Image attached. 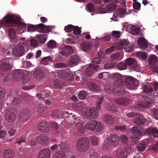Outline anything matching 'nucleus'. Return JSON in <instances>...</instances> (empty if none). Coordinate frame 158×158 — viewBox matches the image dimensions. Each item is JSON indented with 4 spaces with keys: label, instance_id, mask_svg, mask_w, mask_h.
Listing matches in <instances>:
<instances>
[{
    "label": "nucleus",
    "instance_id": "obj_56",
    "mask_svg": "<svg viewBox=\"0 0 158 158\" xmlns=\"http://www.w3.org/2000/svg\"><path fill=\"white\" fill-rule=\"evenodd\" d=\"M89 88L95 91H97L99 90V88L97 86L96 84L94 82H90L89 85Z\"/></svg>",
    "mask_w": 158,
    "mask_h": 158
},
{
    "label": "nucleus",
    "instance_id": "obj_49",
    "mask_svg": "<svg viewBox=\"0 0 158 158\" xmlns=\"http://www.w3.org/2000/svg\"><path fill=\"white\" fill-rule=\"evenodd\" d=\"M146 148V144L144 142L139 143L137 147V148L139 151H143Z\"/></svg>",
    "mask_w": 158,
    "mask_h": 158
},
{
    "label": "nucleus",
    "instance_id": "obj_17",
    "mask_svg": "<svg viewBox=\"0 0 158 158\" xmlns=\"http://www.w3.org/2000/svg\"><path fill=\"white\" fill-rule=\"evenodd\" d=\"M126 64L130 68H135L137 67V64L135 60L132 58H128L125 60Z\"/></svg>",
    "mask_w": 158,
    "mask_h": 158
},
{
    "label": "nucleus",
    "instance_id": "obj_5",
    "mask_svg": "<svg viewBox=\"0 0 158 158\" xmlns=\"http://www.w3.org/2000/svg\"><path fill=\"white\" fill-rule=\"evenodd\" d=\"M27 74L26 71L22 69L15 70L12 74L13 79L16 81H19L23 78Z\"/></svg>",
    "mask_w": 158,
    "mask_h": 158
},
{
    "label": "nucleus",
    "instance_id": "obj_25",
    "mask_svg": "<svg viewBox=\"0 0 158 158\" xmlns=\"http://www.w3.org/2000/svg\"><path fill=\"white\" fill-rule=\"evenodd\" d=\"M94 131L98 132L102 131L103 129V123L99 121H95Z\"/></svg>",
    "mask_w": 158,
    "mask_h": 158
},
{
    "label": "nucleus",
    "instance_id": "obj_61",
    "mask_svg": "<svg viewBox=\"0 0 158 158\" xmlns=\"http://www.w3.org/2000/svg\"><path fill=\"white\" fill-rule=\"evenodd\" d=\"M73 30L74 34L76 35H79L81 33V30L78 26H74Z\"/></svg>",
    "mask_w": 158,
    "mask_h": 158
},
{
    "label": "nucleus",
    "instance_id": "obj_59",
    "mask_svg": "<svg viewBox=\"0 0 158 158\" xmlns=\"http://www.w3.org/2000/svg\"><path fill=\"white\" fill-rule=\"evenodd\" d=\"M73 27H74V26L69 24L65 27L64 30L66 32H70L73 30Z\"/></svg>",
    "mask_w": 158,
    "mask_h": 158
},
{
    "label": "nucleus",
    "instance_id": "obj_16",
    "mask_svg": "<svg viewBox=\"0 0 158 158\" xmlns=\"http://www.w3.org/2000/svg\"><path fill=\"white\" fill-rule=\"evenodd\" d=\"M114 102L117 104L125 106L129 103V100L127 98L121 97L116 98L114 100Z\"/></svg>",
    "mask_w": 158,
    "mask_h": 158
},
{
    "label": "nucleus",
    "instance_id": "obj_9",
    "mask_svg": "<svg viewBox=\"0 0 158 158\" xmlns=\"http://www.w3.org/2000/svg\"><path fill=\"white\" fill-rule=\"evenodd\" d=\"M73 52L74 50L72 47L67 46L62 49L60 52L62 56H69Z\"/></svg>",
    "mask_w": 158,
    "mask_h": 158
},
{
    "label": "nucleus",
    "instance_id": "obj_18",
    "mask_svg": "<svg viewBox=\"0 0 158 158\" xmlns=\"http://www.w3.org/2000/svg\"><path fill=\"white\" fill-rule=\"evenodd\" d=\"M137 43L139 46L142 48L145 49L148 47V44L146 40L142 37L139 38L137 40Z\"/></svg>",
    "mask_w": 158,
    "mask_h": 158
},
{
    "label": "nucleus",
    "instance_id": "obj_19",
    "mask_svg": "<svg viewBox=\"0 0 158 158\" xmlns=\"http://www.w3.org/2000/svg\"><path fill=\"white\" fill-rule=\"evenodd\" d=\"M19 20L18 17L14 15H11L7 17L6 19V23L13 24L18 23Z\"/></svg>",
    "mask_w": 158,
    "mask_h": 158
},
{
    "label": "nucleus",
    "instance_id": "obj_27",
    "mask_svg": "<svg viewBox=\"0 0 158 158\" xmlns=\"http://www.w3.org/2000/svg\"><path fill=\"white\" fill-rule=\"evenodd\" d=\"M3 155L6 158H12L14 156V153L12 150L6 149L4 151Z\"/></svg>",
    "mask_w": 158,
    "mask_h": 158
},
{
    "label": "nucleus",
    "instance_id": "obj_50",
    "mask_svg": "<svg viewBox=\"0 0 158 158\" xmlns=\"http://www.w3.org/2000/svg\"><path fill=\"white\" fill-rule=\"evenodd\" d=\"M55 158H65L66 156L65 153L63 152H57L55 155Z\"/></svg>",
    "mask_w": 158,
    "mask_h": 158
},
{
    "label": "nucleus",
    "instance_id": "obj_38",
    "mask_svg": "<svg viewBox=\"0 0 158 158\" xmlns=\"http://www.w3.org/2000/svg\"><path fill=\"white\" fill-rule=\"evenodd\" d=\"M76 127L77 128L78 131L81 134H83L85 132V129L84 128L83 124L78 122L76 124Z\"/></svg>",
    "mask_w": 158,
    "mask_h": 158
},
{
    "label": "nucleus",
    "instance_id": "obj_28",
    "mask_svg": "<svg viewBox=\"0 0 158 158\" xmlns=\"http://www.w3.org/2000/svg\"><path fill=\"white\" fill-rule=\"evenodd\" d=\"M95 120H91L85 124L86 128L91 131H94Z\"/></svg>",
    "mask_w": 158,
    "mask_h": 158
},
{
    "label": "nucleus",
    "instance_id": "obj_8",
    "mask_svg": "<svg viewBox=\"0 0 158 158\" xmlns=\"http://www.w3.org/2000/svg\"><path fill=\"white\" fill-rule=\"evenodd\" d=\"M36 141L43 145H46L49 143V138L44 135H40L36 137Z\"/></svg>",
    "mask_w": 158,
    "mask_h": 158
},
{
    "label": "nucleus",
    "instance_id": "obj_63",
    "mask_svg": "<svg viewBox=\"0 0 158 158\" xmlns=\"http://www.w3.org/2000/svg\"><path fill=\"white\" fill-rule=\"evenodd\" d=\"M120 139L121 143H127L128 140L127 136L125 135H122L121 136Z\"/></svg>",
    "mask_w": 158,
    "mask_h": 158
},
{
    "label": "nucleus",
    "instance_id": "obj_52",
    "mask_svg": "<svg viewBox=\"0 0 158 158\" xmlns=\"http://www.w3.org/2000/svg\"><path fill=\"white\" fill-rule=\"evenodd\" d=\"M99 155L97 152L93 150H91L90 152V158H98Z\"/></svg>",
    "mask_w": 158,
    "mask_h": 158
},
{
    "label": "nucleus",
    "instance_id": "obj_10",
    "mask_svg": "<svg viewBox=\"0 0 158 158\" xmlns=\"http://www.w3.org/2000/svg\"><path fill=\"white\" fill-rule=\"evenodd\" d=\"M25 51V49L23 46H17L14 50L13 54L16 56L20 57L23 54Z\"/></svg>",
    "mask_w": 158,
    "mask_h": 158
},
{
    "label": "nucleus",
    "instance_id": "obj_35",
    "mask_svg": "<svg viewBox=\"0 0 158 158\" xmlns=\"http://www.w3.org/2000/svg\"><path fill=\"white\" fill-rule=\"evenodd\" d=\"M124 84V81L121 78L118 79L113 83V85L116 86H123Z\"/></svg>",
    "mask_w": 158,
    "mask_h": 158
},
{
    "label": "nucleus",
    "instance_id": "obj_43",
    "mask_svg": "<svg viewBox=\"0 0 158 158\" xmlns=\"http://www.w3.org/2000/svg\"><path fill=\"white\" fill-rule=\"evenodd\" d=\"M8 32L9 36L11 39H14L15 38L16 33L14 29H8Z\"/></svg>",
    "mask_w": 158,
    "mask_h": 158
},
{
    "label": "nucleus",
    "instance_id": "obj_42",
    "mask_svg": "<svg viewBox=\"0 0 158 158\" xmlns=\"http://www.w3.org/2000/svg\"><path fill=\"white\" fill-rule=\"evenodd\" d=\"M47 45L49 48H53L56 47V43L55 41L51 40L48 43Z\"/></svg>",
    "mask_w": 158,
    "mask_h": 158
},
{
    "label": "nucleus",
    "instance_id": "obj_37",
    "mask_svg": "<svg viewBox=\"0 0 158 158\" xmlns=\"http://www.w3.org/2000/svg\"><path fill=\"white\" fill-rule=\"evenodd\" d=\"M98 12L102 13H105L108 11L107 6L104 5H100L98 6Z\"/></svg>",
    "mask_w": 158,
    "mask_h": 158
},
{
    "label": "nucleus",
    "instance_id": "obj_31",
    "mask_svg": "<svg viewBox=\"0 0 158 158\" xmlns=\"http://www.w3.org/2000/svg\"><path fill=\"white\" fill-rule=\"evenodd\" d=\"M138 105L139 107L142 108L149 107L151 106V103L146 100L140 101Z\"/></svg>",
    "mask_w": 158,
    "mask_h": 158
},
{
    "label": "nucleus",
    "instance_id": "obj_13",
    "mask_svg": "<svg viewBox=\"0 0 158 158\" xmlns=\"http://www.w3.org/2000/svg\"><path fill=\"white\" fill-rule=\"evenodd\" d=\"M51 153V152L49 149H43L40 151L38 158H50Z\"/></svg>",
    "mask_w": 158,
    "mask_h": 158
},
{
    "label": "nucleus",
    "instance_id": "obj_7",
    "mask_svg": "<svg viewBox=\"0 0 158 158\" xmlns=\"http://www.w3.org/2000/svg\"><path fill=\"white\" fill-rule=\"evenodd\" d=\"M29 116V111L28 110H23L19 114L20 120L23 123H24L27 121Z\"/></svg>",
    "mask_w": 158,
    "mask_h": 158
},
{
    "label": "nucleus",
    "instance_id": "obj_23",
    "mask_svg": "<svg viewBox=\"0 0 158 158\" xmlns=\"http://www.w3.org/2000/svg\"><path fill=\"white\" fill-rule=\"evenodd\" d=\"M104 122L107 124H111L114 122V118L112 116L105 114L103 117Z\"/></svg>",
    "mask_w": 158,
    "mask_h": 158
},
{
    "label": "nucleus",
    "instance_id": "obj_45",
    "mask_svg": "<svg viewBox=\"0 0 158 158\" xmlns=\"http://www.w3.org/2000/svg\"><path fill=\"white\" fill-rule=\"evenodd\" d=\"M143 91L146 93H149L152 92L153 88L150 85H145L143 87Z\"/></svg>",
    "mask_w": 158,
    "mask_h": 158
},
{
    "label": "nucleus",
    "instance_id": "obj_26",
    "mask_svg": "<svg viewBox=\"0 0 158 158\" xmlns=\"http://www.w3.org/2000/svg\"><path fill=\"white\" fill-rule=\"evenodd\" d=\"M129 43V42L127 40L124 39L120 40L117 44L116 48L118 49H121L123 48L124 46H126Z\"/></svg>",
    "mask_w": 158,
    "mask_h": 158
},
{
    "label": "nucleus",
    "instance_id": "obj_4",
    "mask_svg": "<svg viewBox=\"0 0 158 158\" xmlns=\"http://www.w3.org/2000/svg\"><path fill=\"white\" fill-rule=\"evenodd\" d=\"M13 62L12 59L10 58H6L1 61L0 65V69L3 71H7L11 68V63Z\"/></svg>",
    "mask_w": 158,
    "mask_h": 158
},
{
    "label": "nucleus",
    "instance_id": "obj_40",
    "mask_svg": "<svg viewBox=\"0 0 158 158\" xmlns=\"http://www.w3.org/2000/svg\"><path fill=\"white\" fill-rule=\"evenodd\" d=\"M136 56L137 57H139L143 60H145L147 58V54L145 52H139L136 54Z\"/></svg>",
    "mask_w": 158,
    "mask_h": 158
},
{
    "label": "nucleus",
    "instance_id": "obj_33",
    "mask_svg": "<svg viewBox=\"0 0 158 158\" xmlns=\"http://www.w3.org/2000/svg\"><path fill=\"white\" fill-rule=\"evenodd\" d=\"M26 29V25L23 23H21L19 25L17 29L18 33L19 34L23 33Z\"/></svg>",
    "mask_w": 158,
    "mask_h": 158
},
{
    "label": "nucleus",
    "instance_id": "obj_47",
    "mask_svg": "<svg viewBox=\"0 0 158 158\" xmlns=\"http://www.w3.org/2000/svg\"><path fill=\"white\" fill-rule=\"evenodd\" d=\"M91 145L94 146H96L98 143V139L97 137L93 136L91 137Z\"/></svg>",
    "mask_w": 158,
    "mask_h": 158
},
{
    "label": "nucleus",
    "instance_id": "obj_29",
    "mask_svg": "<svg viewBox=\"0 0 158 158\" xmlns=\"http://www.w3.org/2000/svg\"><path fill=\"white\" fill-rule=\"evenodd\" d=\"M16 117L15 114L13 113H10L6 114L5 118L9 122H12L15 120Z\"/></svg>",
    "mask_w": 158,
    "mask_h": 158
},
{
    "label": "nucleus",
    "instance_id": "obj_53",
    "mask_svg": "<svg viewBox=\"0 0 158 158\" xmlns=\"http://www.w3.org/2000/svg\"><path fill=\"white\" fill-rule=\"evenodd\" d=\"M68 111H65L64 112H61L58 111V115H57V118L58 119L62 118L63 117L65 116L68 117L67 115H66V114H68Z\"/></svg>",
    "mask_w": 158,
    "mask_h": 158
},
{
    "label": "nucleus",
    "instance_id": "obj_30",
    "mask_svg": "<svg viewBox=\"0 0 158 158\" xmlns=\"http://www.w3.org/2000/svg\"><path fill=\"white\" fill-rule=\"evenodd\" d=\"M69 60L71 64L76 65L80 61V59L77 55H74L71 56Z\"/></svg>",
    "mask_w": 158,
    "mask_h": 158
},
{
    "label": "nucleus",
    "instance_id": "obj_20",
    "mask_svg": "<svg viewBox=\"0 0 158 158\" xmlns=\"http://www.w3.org/2000/svg\"><path fill=\"white\" fill-rule=\"evenodd\" d=\"M44 73L40 69H37L34 72V76L37 79L41 80L44 77Z\"/></svg>",
    "mask_w": 158,
    "mask_h": 158
},
{
    "label": "nucleus",
    "instance_id": "obj_3",
    "mask_svg": "<svg viewBox=\"0 0 158 158\" xmlns=\"http://www.w3.org/2000/svg\"><path fill=\"white\" fill-rule=\"evenodd\" d=\"M105 90L108 93H115L117 95H124L126 92L125 89L123 88H112L109 85L105 86Z\"/></svg>",
    "mask_w": 158,
    "mask_h": 158
},
{
    "label": "nucleus",
    "instance_id": "obj_22",
    "mask_svg": "<svg viewBox=\"0 0 158 158\" xmlns=\"http://www.w3.org/2000/svg\"><path fill=\"white\" fill-rule=\"evenodd\" d=\"M149 136L152 138L158 137V130L155 128L149 129L147 131Z\"/></svg>",
    "mask_w": 158,
    "mask_h": 158
},
{
    "label": "nucleus",
    "instance_id": "obj_21",
    "mask_svg": "<svg viewBox=\"0 0 158 158\" xmlns=\"http://www.w3.org/2000/svg\"><path fill=\"white\" fill-rule=\"evenodd\" d=\"M92 46L91 42L85 41L82 43L81 44V48L84 51H88L90 50Z\"/></svg>",
    "mask_w": 158,
    "mask_h": 158
},
{
    "label": "nucleus",
    "instance_id": "obj_1",
    "mask_svg": "<svg viewBox=\"0 0 158 158\" xmlns=\"http://www.w3.org/2000/svg\"><path fill=\"white\" fill-rule=\"evenodd\" d=\"M82 113L84 117L89 119L96 118L98 114L95 108L92 107L88 109L87 107L84 108Z\"/></svg>",
    "mask_w": 158,
    "mask_h": 158
},
{
    "label": "nucleus",
    "instance_id": "obj_46",
    "mask_svg": "<svg viewBox=\"0 0 158 158\" xmlns=\"http://www.w3.org/2000/svg\"><path fill=\"white\" fill-rule=\"evenodd\" d=\"M122 33L119 31H114L111 32V35L117 39L119 38L121 35Z\"/></svg>",
    "mask_w": 158,
    "mask_h": 158
},
{
    "label": "nucleus",
    "instance_id": "obj_48",
    "mask_svg": "<svg viewBox=\"0 0 158 158\" xmlns=\"http://www.w3.org/2000/svg\"><path fill=\"white\" fill-rule=\"evenodd\" d=\"M54 85L55 87L61 89L62 87V82L60 80H56L54 81Z\"/></svg>",
    "mask_w": 158,
    "mask_h": 158
},
{
    "label": "nucleus",
    "instance_id": "obj_57",
    "mask_svg": "<svg viewBox=\"0 0 158 158\" xmlns=\"http://www.w3.org/2000/svg\"><path fill=\"white\" fill-rule=\"evenodd\" d=\"M124 49L127 52H130L133 50V46L131 44H128L125 47Z\"/></svg>",
    "mask_w": 158,
    "mask_h": 158
},
{
    "label": "nucleus",
    "instance_id": "obj_32",
    "mask_svg": "<svg viewBox=\"0 0 158 158\" xmlns=\"http://www.w3.org/2000/svg\"><path fill=\"white\" fill-rule=\"evenodd\" d=\"M36 38L38 39L39 41L41 43H44L46 41L47 37L45 34L43 35L41 34H38L35 35Z\"/></svg>",
    "mask_w": 158,
    "mask_h": 158
},
{
    "label": "nucleus",
    "instance_id": "obj_34",
    "mask_svg": "<svg viewBox=\"0 0 158 158\" xmlns=\"http://www.w3.org/2000/svg\"><path fill=\"white\" fill-rule=\"evenodd\" d=\"M115 152V156L117 158H124L126 156V155L120 149H118Z\"/></svg>",
    "mask_w": 158,
    "mask_h": 158
},
{
    "label": "nucleus",
    "instance_id": "obj_15",
    "mask_svg": "<svg viewBox=\"0 0 158 158\" xmlns=\"http://www.w3.org/2000/svg\"><path fill=\"white\" fill-rule=\"evenodd\" d=\"M125 11V10L122 8L118 9L116 10L113 14L114 17L111 18V19L113 21H115L116 20L115 17H122L123 16Z\"/></svg>",
    "mask_w": 158,
    "mask_h": 158
},
{
    "label": "nucleus",
    "instance_id": "obj_11",
    "mask_svg": "<svg viewBox=\"0 0 158 158\" xmlns=\"http://www.w3.org/2000/svg\"><path fill=\"white\" fill-rule=\"evenodd\" d=\"M51 26H47L44 25L43 23H40L37 25V31L40 33H48L50 30L49 27Z\"/></svg>",
    "mask_w": 158,
    "mask_h": 158
},
{
    "label": "nucleus",
    "instance_id": "obj_39",
    "mask_svg": "<svg viewBox=\"0 0 158 158\" xmlns=\"http://www.w3.org/2000/svg\"><path fill=\"white\" fill-rule=\"evenodd\" d=\"M106 109L111 112L114 113L118 111V108H115L114 106L111 104H108L106 106Z\"/></svg>",
    "mask_w": 158,
    "mask_h": 158
},
{
    "label": "nucleus",
    "instance_id": "obj_44",
    "mask_svg": "<svg viewBox=\"0 0 158 158\" xmlns=\"http://www.w3.org/2000/svg\"><path fill=\"white\" fill-rule=\"evenodd\" d=\"M134 122L137 125H143L144 124L145 119L142 118H136L134 120Z\"/></svg>",
    "mask_w": 158,
    "mask_h": 158
},
{
    "label": "nucleus",
    "instance_id": "obj_55",
    "mask_svg": "<svg viewBox=\"0 0 158 158\" xmlns=\"http://www.w3.org/2000/svg\"><path fill=\"white\" fill-rule=\"evenodd\" d=\"M37 25H30L27 27V31L28 32H33L37 31Z\"/></svg>",
    "mask_w": 158,
    "mask_h": 158
},
{
    "label": "nucleus",
    "instance_id": "obj_54",
    "mask_svg": "<svg viewBox=\"0 0 158 158\" xmlns=\"http://www.w3.org/2000/svg\"><path fill=\"white\" fill-rule=\"evenodd\" d=\"M86 9L87 10L90 12L93 11L95 10L94 6L93 4L92 3L88 4Z\"/></svg>",
    "mask_w": 158,
    "mask_h": 158
},
{
    "label": "nucleus",
    "instance_id": "obj_51",
    "mask_svg": "<svg viewBox=\"0 0 158 158\" xmlns=\"http://www.w3.org/2000/svg\"><path fill=\"white\" fill-rule=\"evenodd\" d=\"M109 75L107 72H104L100 73L98 75V77L99 79L103 78L106 79L109 77Z\"/></svg>",
    "mask_w": 158,
    "mask_h": 158
},
{
    "label": "nucleus",
    "instance_id": "obj_62",
    "mask_svg": "<svg viewBox=\"0 0 158 158\" xmlns=\"http://www.w3.org/2000/svg\"><path fill=\"white\" fill-rule=\"evenodd\" d=\"M110 77L114 79L117 80L121 78V75L119 73H115L111 74Z\"/></svg>",
    "mask_w": 158,
    "mask_h": 158
},
{
    "label": "nucleus",
    "instance_id": "obj_14",
    "mask_svg": "<svg viewBox=\"0 0 158 158\" xmlns=\"http://www.w3.org/2000/svg\"><path fill=\"white\" fill-rule=\"evenodd\" d=\"M127 87L130 89H133L136 87L135 80L130 77L126 78L125 80Z\"/></svg>",
    "mask_w": 158,
    "mask_h": 158
},
{
    "label": "nucleus",
    "instance_id": "obj_12",
    "mask_svg": "<svg viewBox=\"0 0 158 158\" xmlns=\"http://www.w3.org/2000/svg\"><path fill=\"white\" fill-rule=\"evenodd\" d=\"M140 128L138 127H134L132 128V132L133 134L134 138L139 139L143 134V132H141Z\"/></svg>",
    "mask_w": 158,
    "mask_h": 158
},
{
    "label": "nucleus",
    "instance_id": "obj_41",
    "mask_svg": "<svg viewBox=\"0 0 158 158\" xmlns=\"http://www.w3.org/2000/svg\"><path fill=\"white\" fill-rule=\"evenodd\" d=\"M157 60V57L154 55H153L150 56L148 60L149 64L151 65L155 64L156 63Z\"/></svg>",
    "mask_w": 158,
    "mask_h": 158
},
{
    "label": "nucleus",
    "instance_id": "obj_64",
    "mask_svg": "<svg viewBox=\"0 0 158 158\" xmlns=\"http://www.w3.org/2000/svg\"><path fill=\"white\" fill-rule=\"evenodd\" d=\"M59 147L61 150H65L68 148V145L65 142H61L59 145Z\"/></svg>",
    "mask_w": 158,
    "mask_h": 158
},
{
    "label": "nucleus",
    "instance_id": "obj_2",
    "mask_svg": "<svg viewBox=\"0 0 158 158\" xmlns=\"http://www.w3.org/2000/svg\"><path fill=\"white\" fill-rule=\"evenodd\" d=\"M77 148L81 152H85L87 150L89 147V142L85 137L79 139L76 144Z\"/></svg>",
    "mask_w": 158,
    "mask_h": 158
},
{
    "label": "nucleus",
    "instance_id": "obj_58",
    "mask_svg": "<svg viewBox=\"0 0 158 158\" xmlns=\"http://www.w3.org/2000/svg\"><path fill=\"white\" fill-rule=\"evenodd\" d=\"M127 67L126 64L123 62H121L118 65V69L120 70H123L125 69Z\"/></svg>",
    "mask_w": 158,
    "mask_h": 158
},
{
    "label": "nucleus",
    "instance_id": "obj_36",
    "mask_svg": "<svg viewBox=\"0 0 158 158\" xmlns=\"http://www.w3.org/2000/svg\"><path fill=\"white\" fill-rule=\"evenodd\" d=\"M52 59L51 57L48 56L44 57L41 61V64L43 65H47L49 62L51 61Z\"/></svg>",
    "mask_w": 158,
    "mask_h": 158
},
{
    "label": "nucleus",
    "instance_id": "obj_6",
    "mask_svg": "<svg viewBox=\"0 0 158 158\" xmlns=\"http://www.w3.org/2000/svg\"><path fill=\"white\" fill-rule=\"evenodd\" d=\"M118 138L114 134H110L108 138L107 143L109 145L115 147L118 142Z\"/></svg>",
    "mask_w": 158,
    "mask_h": 158
},
{
    "label": "nucleus",
    "instance_id": "obj_24",
    "mask_svg": "<svg viewBox=\"0 0 158 158\" xmlns=\"http://www.w3.org/2000/svg\"><path fill=\"white\" fill-rule=\"evenodd\" d=\"M39 129L43 132L45 133L49 130V127L47 123L45 122L40 123L38 126Z\"/></svg>",
    "mask_w": 158,
    "mask_h": 158
},
{
    "label": "nucleus",
    "instance_id": "obj_60",
    "mask_svg": "<svg viewBox=\"0 0 158 158\" xmlns=\"http://www.w3.org/2000/svg\"><path fill=\"white\" fill-rule=\"evenodd\" d=\"M106 6L107 7V11L108 10H114L117 7V6L113 3H111L108 4Z\"/></svg>",
    "mask_w": 158,
    "mask_h": 158
}]
</instances>
